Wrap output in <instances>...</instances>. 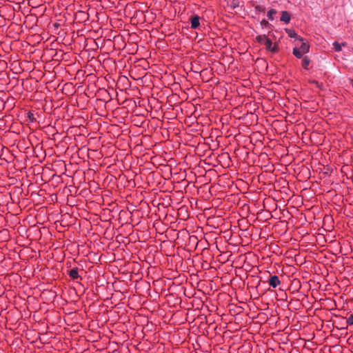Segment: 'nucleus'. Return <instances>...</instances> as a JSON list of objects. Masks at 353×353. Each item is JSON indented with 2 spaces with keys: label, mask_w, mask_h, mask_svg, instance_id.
Returning a JSON list of instances; mask_svg holds the SVG:
<instances>
[{
  "label": "nucleus",
  "mask_w": 353,
  "mask_h": 353,
  "mask_svg": "<svg viewBox=\"0 0 353 353\" xmlns=\"http://www.w3.org/2000/svg\"><path fill=\"white\" fill-rule=\"evenodd\" d=\"M267 39L268 37L265 34H263L257 36L256 40L259 43L264 44V42L265 41V40H267Z\"/></svg>",
  "instance_id": "8"
},
{
  "label": "nucleus",
  "mask_w": 353,
  "mask_h": 353,
  "mask_svg": "<svg viewBox=\"0 0 353 353\" xmlns=\"http://www.w3.org/2000/svg\"><path fill=\"white\" fill-rule=\"evenodd\" d=\"M347 323L349 325H353V314H351L347 319Z\"/></svg>",
  "instance_id": "15"
},
{
  "label": "nucleus",
  "mask_w": 353,
  "mask_h": 353,
  "mask_svg": "<svg viewBox=\"0 0 353 353\" xmlns=\"http://www.w3.org/2000/svg\"><path fill=\"white\" fill-rule=\"evenodd\" d=\"M290 20V15L287 11H283L281 17V21L288 23Z\"/></svg>",
  "instance_id": "6"
},
{
  "label": "nucleus",
  "mask_w": 353,
  "mask_h": 353,
  "mask_svg": "<svg viewBox=\"0 0 353 353\" xmlns=\"http://www.w3.org/2000/svg\"><path fill=\"white\" fill-rule=\"evenodd\" d=\"M352 87H353V80L352 81Z\"/></svg>",
  "instance_id": "19"
},
{
  "label": "nucleus",
  "mask_w": 353,
  "mask_h": 353,
  "mask_svg": "<svg viewBox=\"0 0 353 353\" xmlns=\"http://www.w3.org/2000/svg\"><path fill=\"white\" fill-rule=\"evenodd\" d=\"M276 13V11L274 9H271L268 12V17L270 20H273V15Z\"/></svg>",
  "instance_id": "11"
},
{
  "label": "nucleus",
  "mask_w": 353,
  "mask_h": 353,
  "mask_svg": "<svg viewBox=\"0 0 353 353\" xmlns=\"http://www.w3.org/2000/svg\"><path fill=\"white\" fill-rule=\"evenodd\" d=\"M280 283L281 281L279 277L276 275L272 276L269 279V284L272 288H276Z\"/></svg>",
  "instance_id": "1"
},
{
  "label": "nucleus",
  "mask_w": 353,
  "mask_h": 353,
  "mask_svg": "<svg viewBox=\"0 0 353 353\" xmlns=\"http://www.w3.org/2000/svg\"><path fill=\"white\" fill-rule=\"evenodd\" d=\"M199 17L196 15L191 19V27L196 29L199 26Z\"/></svg>",
  "instance_id": "3"
},
{
  "label": "nucleus",
  "mask_w": 353,
  "mask_h": 353,
  "mask_svg": "<svg viewBox=\"0 0 353 353\" xmlns=\"http://www.w3.org/2000/svg\"><path fill=\"white\" fill-rule=\"evenodd\" d=\"M310 60L307 57H305L302 61V66L305 69L307 70V66L310 64Z\"/></svg>",
  "instance_id": "9"
},
{
  "label": "nucleus",
  "mask_w": 353,
  "mask_h": 353,
  "mask_svg": "<svg viewBox=\"0 0 353 353\" xmlns=\"http://www.w3.org/2000/svg\"><path fill=\"white\" fill-rule=\"evenodd\" d=\"M341 45L343 46H345L346 45V43H343Z\"/></svg>",
  "instance_id": "18"
},
{
  "label": "nucleus",
  "mask_w": 353,
  "mask_h": 353,
  "mask_svg": "<svg viewBox=\"0 0 353 353\" xmlns=\"http://www.w3.org/2000/svg\"><path fill=\"white\" fill-rule=\"evenodd\" d=\"M68 274L73 279H78L79 277V272H78V268H72V270H70L69 271Z\"/></svg>",
  "instance_id": "4"
},
{
  "label": "nucleus",
  "mask_w": 353,
  "mask_h": 353,
  "mask_svg": "<svg viewBox=\"0 0 353 353\" xmlns=\"http://www.w3.org/2000/svg\"><path fill=\"white\" fill-rule=\"evenodd\" d=\"M333 46L336 52H340L341 50V45L337 41L333 43Z\"/></svg>",
  "instance_id": "12"
},
{
  "label": "nucleus",
  "mask_w": 353,
  "mask_h": 353,
  "mask_svg": "<svg viewBox=\"0 0 353 353\" xmlns=\"http://www.w3.org/2000/svg\"><path fill=\"white\" fill-rule=\"evenodd\" d=\"M292 53L296 57V58H301L303 57V52H301V50L298 48H293V51H292Z\"/></svg>",
  "instance_id": "7"
},
{
  "label": "nucleus",
  "mask_w": 353,
  "mask_h": 353,
  "mask_svg": "<svg viewBox=\"0 0 353 353\" xmlns=\"http://www.w3.org/2000/svg\"><path fill=\"white\" fill-rule=\"evenodd\" d=\"M311 83L315 84L317 87L320 86L319 82L316 81H312Z\"/></svg>",
  "instance_id": "17"
},
{
  "label": "nucleus",
  "mask_w": 353,
  "mask_h": 353,
  "mask_svg": "<svg viewBox=\"0 0 353 353\" xmlns=\"http://www.w3.org/2000/svg\"><path fill=\"white\" fill-rule=\"evenodd\" d=\"M264 45L265 46L266 50H270V49H272V42L268 38L264 42Z\"/></svg>",
  "instance_id": "10"
},
{
  "label": "nucleus",
  "mask_w": 353,
  "mask_h": 353,
  "mask_svg": "<svg viewBox=\"0 0 353 353\" xmlns=\"http://www.w3.org/2000/svg\"><path fill=\"white\" fill-rule=\"evenodd\" d=\"M28 117L31 122H34L36 119L34 118V114L31 112H28Z\"/></svg>",
  "instance_id": "13"
},
{
  "label": "nucleus",
  "mask_w": 353,
  "mask_h": 353,
  "mask_svg": "<svg viewBox=\"0 0 353 353\" xmlns=\"http://www.w3.org/2000/svg\"><path fill=\"white\" fill-rule=\"evenodd\" d=\"M270 51L272 52H276L278 51V45L276 43L274 45H272V49H270Z\"/></svg>",
  "instance_id": "14"
},
{
  "label": "nucleus",
  "mask_w": 353,
  "mask_h": 353,
  "mask_svg": "<svg viewBox=\"0 0 353 353\" xmlns=\"http://www.w3.org/2000/svg\"><path fill=\"white\" fill-rule=\"evenodd\" d=\"M285 32L288 34V37L291 38H295L299 40L300 41H303V38L299 37L294 30L286 28Z\"/></svg>",
  "instance_id": "2"
},
{
  "label": "nucleus",
  "mask_w": 353,
  "mask_h": 353,
  "mask_svg": "<svg viewBox=\"0 0 353 353\" xmlns=\"http://www.w3.org/2000/svg\"><path fill=\"white\" fill-rule=\"evenodd\" d=\"M261 25L263 27H265L266 26H268V21H266V20H265V19H263V20H262V21H261Z\"/></svg>",
  "instance_id": "16"
},
{
  "label": "nucleus",
  "mask_w": 353,
  "mask_h": 353,
  "mask_svg": "<svg viewBox=\"0 0 353 353\" xmlns=\"http://www.w3.org/2000/svg\"><path fill=\"white\" fill-rule=\"evenodd\" d=\"M301 45L299 48V49L301 50L303 53H307L309 52L310 50V46L307 43L303 41V40L301 41Z\"/></svg>",
  "instance_id": "5"
}]
</instances>
